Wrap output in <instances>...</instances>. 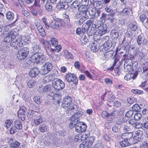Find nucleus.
Listing matches in <instances>:
<instances>
[{"label": "nucleus", "instance_id": "1", "mask_svg": "<svg viewBox=\"0 0 148 148\" xmlns=\"http://www.w3.org/2000/svg\"><path fill=\"white\" fill-rule=\"evenodd\" d=\"M18 30L17 29H12L10 33H6L7 36L4 39L5 42H10V45L14 47L15 49H17V47L23 46V42L22 41V37L18 34Z\"/></svg>", "mask_w": 148, "mask_h": 148}, {"label": "nucleus", "instance_id": "2", "mask_svg": "<svg viewBox=\"0 0 148 148\" xmlns=\"http://www.w3.org/2000/svg\"><path fill=\"white\" fill-rule=\"evenodd\" d=\"M47 60L46 56L40 53H34L30 57V60L32 62L39 64H42Z\"/></svg>", "mask_w": 148, "mask_h": 148}, {"label": "nucleus", "instance_id": "3", "mask_svg": "<svg viewBox=\"0 0 148 148\" xmlns=\"http://www.w3.org/2000/svg\"><path fill=\"white\" fill-rule=\"evenodd\" d=\"M83 114V112L79 111L71 117L70 119L71 122L69 124V126L70 128H73L76 124L80 122L79 117L82 115Z\"/></svg>", "mask_w": 148, "mask_h": 148}, {"label": "nucleus", "instance_id": "4", "mask_svg": "<svg viewBox=\"0 0 148 148\" xmlns=\"http://www.w3.org/2000/svg\"><path fill=\"white\" fill-rule=\"evenodd\" d=\"M49 26L52 29L60 30L63 27V21L60 19L52 20L49 23Z\"/></svg>", "mask_w": 148, "mask_h": 148}, {"label": "nucleus", "instance_id": "5", "mask_svg": "<svg viewBox=\"0 0 148 148\" xmlns=\"http://www.w3.org/2000/svg\"><path fill=\"white\" fill-rule=\"evenodd\" d=\"M52 86L56 90H60L64 87V84L61 80L55 79L52 81Z\"/></svg>", "mask_w": 148, "mask_h": 148}, {"label": "nucleus", "instance_id": "6", "mask_svg": "<svg viewBox=\"0 0 148 148\" xmlns=\"http://www.w3.org/2000/svg\"><path fill=\"white\" fill-rule=\"evenodd\" d=\"M29 51L26 47H23L18 51L17 56L19 60H23L25 59L27 56Z\"/></svg>", "mask_w": 148, "mask_h": 148}, {"label": "nucleus", "instance_id": "7", "mask_svg": "<svg viewBox=\"0 0 148 148\" xmlns=\"http://www.w3.org/2000/svg\"><path fill=\"white\" fill-rule=\"evenodd\" d=\"M52 65L51 63L47 62L42 66L41 70V73L42 75H45L48 73L52 69Z\"/></svg>", "mask_w": 148, "mask_h": 148}, {"label": "nucleus", "instance_id": "8", "mask_svg": "<svg viewBox=\"0 0 148 148\" xmlns=\"http://www.w3.org/2000/svg\"><path fill=\"white\" fill-rule=\"evenodd\" d=\"M39 40L43 47L45 48L47 54L48 55H51V53L49 51L51 47L49 42L47 40H44L43 38L40 39Z\"/></svg>", "mask_w": 148, "mask_h": 148}, {"label": "nucleus", "instance_id": "9", "mask_svg": "<svg viewBox=\"0 0 148 148\" xmlns=\"http://www.w3.org/2000/svg\"><path fill=\"white\" fill-rule=\"evenodd\" d=\"M74 127L75 128V131L79 133L84 132L86 129V125L82 122L76 124Z\"/></svg>", "mask_w": 148, "mask_h": 148}, {"label": "nucleus", "instance_id": "10", "mask_svg": "<svg viewBox=\"0 0 148 148\" xmlns=\"http://www.w3.org/2000/svg\"><path fill=\"white\" fill-rule=\"evenodd\" d=\"M72 101V97L69 96L66 97L64 99L62 106L64 108H67L71 105Z\"/></svg>", "mask_w": 148, "mask_h": 148}, {"label": "nucleus", "instance_id": "11", "mask_svg": "<svg viewBox=\"0 0 148 148\" xmlns=\"http://www.w3.org/2000/svg\"><path fill=\"white\" fill-rule=\"evenodd\" d=\"M67 81L68 82H73L75 84H77L78 79H77L76 76L73 74L69 73L67 74L65 77Z\"/></svg>", "mask_w": 148, "mask_h": 148}, {"label": "nucleus", "instance_id": "12", "mask_svg": "<svg viewBox=\"0 0 148 148\" xmlns=\"http://www.w3.org/2000/svg\"><path fill=\"white\" fill-rule=\"evenodd\" d=\"M143 71L141 75L142 78L145 79H148V62L143 63Z\"/></svg>", "mask_w": 148, "mask_h": 148}, {"label": "nucleus", "instance_id": "13", "mask_svg": "<svg viewBox=\"0 0 148 148\" xmlns=\"http://www.w3.org/2000/svg\"><path fill=\"white\" fill-rule=\"evenodd\" d=\"M66 110V112L68 113L69 115V114H73L76 113V111L78 109V106L75 104L70 105L69 106Z\"/></svg>", "mask_w": 148, "mask_h": 148}, {"label": "nucleus", "instance_id": "14", "mask_svg": "<svg viewBox=\"0 0 148 148\" xmlns=\"http://www.w3.org/2000/svg\"><path fill=\"white\" fill-rule=\"evenodd\" d=\"M107 27L106 25L103 24L100 25L98 27V34L100 36H102L107 32Z\"/></svg>", "mask_w": 148, "mask_h": 148}, {"label": "nucleus", "instance_id": "15", "mask_svg": "<svg viewBox=\"0 0 148 148\" xmlns=\"http://www.w3.org/2000/svg\"><path fill=\"white\" fill-rule=\"evenodd\" d=\"M128 123L129 124L132 125L133 127L137 129L140 128L143 126L142 123L139 122H136L135 120L132 119L128 121Z\"/></svg>", "mask_w": 148, "mask_h": 148}, {"label": "nucleus", "instance_id": "16", "mask_svg": "<svg viewBox=\"0 0 148 148\" xmlns=\"http://www.w3.org/2000/svg\"><path fill=\"white\" fill-rule=\"evenodd\" d=\"M143 135V132L141 130H138L136 131L135 133L133 139L134 141L137 143L138 141L139 140Z\"/></svg>", "mask_w": 148, "mask_h": 148}, {"label": "nucleus", "instance_id": "17", "mask_svg": "<svg viewBox=\"0 0 148 148\" xmlns=\"http://www.w3.org/2000/svg\"><path fill=\"white\" fill-rule=\"evenodd\" d=\"M94 140V138L93 137H90L87 138L84 142L88 148H89L91 146Z\"/></svg>", "mask_w": 148, "mask_h": 148}, {"label": "nucleus", "instance_id": "18", "mask_svg": "<svg viewBox=\"0 0 148 148\" xmlns=\"http://www.w3.org/2000/svg\"><path fill=\"white\" fill-rule=\"evenodd\" d=\"M39 71L38 69L37 68H34L32 69L29 73V76L34 77H36L39 73Z\"/></svg>", "mask_w": 148, "mask_h": 148}, {"label": "nucleus", "instance_id": "19", "mask_svg": "<svg viewBox=\"0 0 148 148\" xmlns=\"http://www.w3.org/2000/svg\"><path fill=\"white\" fill-rule=\"evenodd\" d=\"M99 49V46L97 44V41H94V42H92L91 44V50L93 52H95L97 51Z\"/></svg>", "mask_w": 148, "mask_h": 148}, {"label": "nucleus", "instance_id": "20", "mask_svg": "<svg viewBox=\"0 0 148 148\" xmlns=\"http://www.w3.org/2000/svg\"><path fill=\"white\" fill-rule=\"evenodd\" d=\"M138 74V73L136 72L134 74L128 73L125 76L124 78L126 80H129L132 78L134 79L136 78Z\"/></svg>", "mask_w": 148, "mask_h": 148}, {"label": "nucleus", "instance_id": "21", "mask_svg": "<svg viewBox=\"0 0 148 148\" xmlns=\"http://www.w3.org/2000/svg\"><path fill=\"white\" fill-rule=\"evenodd\" d=\"M36 116H37L34 119V121L36 125H38L42 122V120L41 116L39 114H36Z\"/></svg>", "mask_w": 148, "mask_h": 148}, {"label": "nucleus", "instance_id": "22", "mask_svg": "<svg viewBox=\"0 0 148 148\" xmlns=\"http://www.w3.org/2000/svg\"><path fill=\"white\" fill-rule=\"evenodd\" d=\"M48 95L51 97V99L52 100H53L59 96V95L56 93V91L51 90L48 94Z\"/></svg>", "mask_w": 148, "mask_h": 148}, {"label": "nucleus", "instance_id": "23", "mask_svg": "<svg viewBox=\"0 0 148 148\" xmlns=\"http://www.w3.org/2000/svg\"><path fill=\"white\" fill-rule=\"evenodd\" d=\"M89 37L88 35H85L83 34L80 38V40L82 44H86L88 41Z\"/></svg>", "mask_w": 148, "mask_h": 148}, {"label": "nucleus", "instance_id": "24", "mask_svg": "<svg viewBox=\"0 0 148 148\" xmlns=\"http://www.w3.org/2000/svg\"><path fill=\"white\" fill-rule=\"evenodd\" d=\"M64 53V56L66 59H72L73 57L72 54L67 50H64L63 51Z\"/></svg>", "mask_w": 148, "mask_h": 148}, {"label": "nucleus", "instance_id": "25", "mask_svg": "<svg viewBox=\"0 0 148 148\" xmlns=\"http://www.w3.org/2000/svg\"><path fill=\"white\" fill-rule=\"evenodd\" d=\"M37 29L40 35L44 37L45 35V33L44 29L41 25H39L37 27Z\"/></svg>", "mask_w": 148, "mask_h": 148}, {"label": "nucleus", "instance_id": "26", "mask_svg": "<svg viewBox=\"0 0 148 148\" xmlns=\"http://www.w3.org/2000/svg\"><path fill=\"white\" fill-rule=\"evenodd\" d=\"M25 112L24 111H22L21 110H19L18 112V117L20 118L23 121L25 120Z\"/></svg>", "mask_w": 148, "mask_h": 148}, {"label": "nucleus", "instance_id": "27", "mask_svg": "<svg viewBox=\"0 0 148 148\" xmlns=\"http://www.w3.org/2000/svg\"><path fill=\"white\" fill-rule=\"evenodd\" d=\"M119 144L122 147H126L130 145L131 144L127 140H123L119 142Z\"/></svg>", "mask_w": 148, "mask_h": 148}, {"label": "nucleus", "instance_id": "28", "mask_svg": "<svg viewBox=\"0 0 148 148\" xmlns=\"http://www.w3.org/2000/svg\"><path fill=\"white\" fill-rule=\"evenodd\" d=\"M14 126L17 129L21 130L22 128V124L20 121L16 120L14 122Z\"/></svg>", "mask_w": 148, "mask_h": 148}, {"label": "nucleus", "instance_id": "29", "mask_svg": "<svg viewBox=\"0 0 148 148\" xmlns=\"http://www.w3.org/2000/svg\"><path fill=\"white\" fill-rule=\"evenodd\" d=\"M6 18L9 21L12 20L14 16V14L11 12H8L6 14Z\"/></svg>", "mask_w": 148, "mask_h": 148}, {"label": "nucleus", "instance_id": "30", "mask_svg": "<svg viewBox=\"0 0 148 148\" xmlns=\"http://www.w3.org/2000/svg\"><path fill=\"white\" fill-rule=\"evenodd\" d=\"M54 47L55 48L54 49H52L51 50H50L49 51L50 53L53 52L54 50L56 52H58L61 49V46L60 45H57Z\"/></svg>", "mask_w": 148, "mask_h": 148}, {"label": "nucleus", "instance_id": "31", "mask_svg": "<svg viewBox=\"0 0 148 148\" xmlns=\"http://www.w3.org/2000/svg\"><path fill=\"white\" fill-rule=\"evenodd\" d=\"M33 99L34 102L38 104H40L42 102V99L39 96H35Z\"/></svg>", "mask_w": 148, "mask_h": 148}, {"label": "nucleus", "instance_id": "32", "mask_svg": "<svg viewBox=\"0 0 148 148\" xmlns=\"http://www.w3.org/2000/svg\"><path fill=\"white\" fill-rule=\"evenodd\" d=\"M32 48L34 51L35 52H36V53L38 52H39L41 49L40 45H39L37 44H34L32 47Z\"/></svg>", "mask_w": 148, "mask_h": 148}, {"label": "nucleus", "instance_id": "33", "mask_svg": "<svg viewBox=\"0 0 148 148\" xmlns=\"http://www.w3.org/2000/svg\"><path fill=\"white\" fill-rule=\"evenodd\" d=\"M31 40V38L30 36L28 35H25L24 38V40L22 41L23 42V46L25 44V42L29 43L30 42Z\"/></svg>", "mask_w": 148, "mask_h": 148}, {"label": "nucleus", "instance_id": "34", "mask_svg": "<svg viewBox=\"0 0 148 148\" xmlns=\"http://www.w3.org/2000/svg\"><path fill=\"white\" fill-rule=\"evenodd\" d=\"M104 145L100 141H98L91 148H103Z\"/></svg>", "mask_w": 148, "mask_h": 148}, {"label": "nucleus", "instance_id": "35", "mask_svg": "<svg viewBox=\"0 0 148 148\" xmlns=\"http://www.w3.org/2000/svg\"><path fill=\"white\" fill-rule=\"evenodd\" d=\"M114 52L112 50H110L106 52L104 54V56L106 58H110L113 55Z\"/></svg>", "mask_w": 148, "mask_h": 148}, {"label": "nucleus", "instance_id": "36", "mask_svg": "<svg viewBox=\"0 0 148 148\" xmlns=\"http://www.w3.org/2000/svg\"><path fill=\"white\" fill-rule=\"evenodd\" d=\"M13 121L12 120L7 119L6 120L4 124L5 127L8 129L12 123Z\"/></svg>", "mask_w": 148, "mask_h": 148}, {"label": "nucleus", "instance_id": "37", "mask_svg": "<svg viewBox=\"0 0 148 148\" xmlns=\"http://www.w3.org/2000/svg\"><path fill=\"white\" fill-rule=\"evenodd\" d=\"M39 129L40 131L42 132H46L47 130V127L45 124L40 125L39 126Z\"/></svg>", "mask_w": 148, "mask_h": 148}, {"label": "nucleus", "instance_id": "38", "mask_svg": "<svg viewBox=\"0 0 148 148\" xmlns=\"http://www.w3.org/2000/svg\"><path fill=\"white\" fill-rule=\"evenodd\" d=\"M20 143L17 141L12 142L10 144L11 147H12L15 148L18 147L20 146Z\"/></svg>", "mask_w": 148, "mask_h": 148}, {"label": "nucleus", "instance_id": "39", "mask_svg": "<svg viewBox=\"0 0 148 148\" xmlns=\"http://www.w3.org/2000/svg\"><path fill=\"white\" fill-rule=\"evenodd\" d=\"M132 110L135 112H139L141 110V108L137 104H135L132 108Z\"/></svg>", "mask_w": 148, "mask_h": 148}, {"label": "nucleus", "instance_id": "40", "mask_svg": "<svg viewBox=\"0 0 148 148\" xmlns=\"http://www.w3.org/2000/svg\"><path fill=\"white\" fill-rule=\"evenodd\" d=\"M133 114V112L132 110H130L127 112L126 113L125 116L123 118V120L125 119V120L126 119V117H127V118H130L132 116Z\"/></svg>", "mask_w": 148, "mask_h": 148}, {"label": "nucleus", "instance_id": "41", "mask_svg": "<svg viewBox=\"0 0 148 148\" xmlns=\"http://www.w3.org/2000/svg\"><path fill=\"white\" fill-rule=\"evenodd\" d=\"M107 118V121L109 123H112L113 121V119L114 118L113 113H111L109 114V115Z\"/></svg>", "mask_w": 148, "mask_h": 148}, {"label": "nucleus", "instance_id": "42", "mask_svg": "<svg viewBox=\"0 0 148 148\" xmlns=\"http://www.w3.org/2000/svg\"><path fill=\"white\" fill-rule=\"evenodd\" d=\"M47 18L46 16H44L42 18V21L46 27L47 29H49V24H48V23L47 22Z\"/></svg>", "mask_w": 148, "mask_h": 148}, {"label": "nucleus", "instance_id": "43", "mask_svg": "<svg viewBox=\"0 0 148 148\" xmlns=\"http://www.w3.org/2000/svg\"><path fill=\"white\" fill-rule=\"evenodd\" d=\"M51 43L52 45L53 46H55L58 44L57 39L55 38H52L51 40Z\"/></svg>", "mask_w": 148, "mask_h": 148}, {"label": "nucleus", "instance_id": "44", "mask_svg": "<svg viewBox=\"0 0 148 148\" xmlns=\"http://www.w3.org/2000/svg\"><path fill=\"white\" fill-rule=\"evenodd\" d=\"M130 7H126L122 10V12L123 13H126L127 15H129L130 14Z\"/></svg>", "mask_w": 148, "mask_h": 148}, {"label": "nucleus", "instance_id": "45", "mask_svg": "<svg viewBox=\"0 0 148 148\" xmlns=\"http://www.w3.org/2000/svg\"><path fill=\"white\" fill-rule=\"evenodd\" d=\"M51 53V56L53 58V59L55 60V61H58L60 59V56L59 55H53V53H51ZM50 56V55H49Z\"/></svg>", "mask_w": 148, "mask_h": 148}, {"label": "nucleus", "instance_id": "46", "mask_svg": "<svg viewBox=\"0 0 148 148\" xmlns=\"http://www.w3.org/2000/svg\"><path fill=\"white\" fill-rule=\"evenodd\" d=\"M51 76H47L45 77L43 79V82L44 83H48L51 81Z\"/></svg>", "mask_w": 148, "mask_h": 148}, {"label": "nucleus", "instance_id": "47", "mask_svg": "<svg viewBox=\"0 0 148 148\" xmlns=\"http://www.w3.org/2000/svg\"><path fill=\"white\" fill-rule=\"evenodd\" d=\"M142 117V115L139 113H136L134 116V119L135 120L139 121Z\"/></svg>", "mask_w": 148, "mask_h": 148}, {"label": "nucleus", "instance_id": "48", "mask_svg": "<svg viewBox=\"0 0 148 148\" xmlns=\"http://www.w3.org/2000/svg\"><path fill=\"white\" fill-rule=\"evenodd\" d=\"M27 114L29 115H36V114H38V113L32 110L29 109L27 111Z\"/></svg>", "mask_w": 148, "mask_h": 148}, {"label": "nucleus", "instance_id": "49", "mask_svg": "<svg viewBox=\"0 0 148 148\" xmlns=\"http://www.w3.org/2000/svg\"><path fill=\"white\" fill-rule=\"evenodd\" d=\"M65 3L63 2L60 1V3L58 5V8L59 9H62L64 8L65 5Z\"/></svg>", "mask_w": 148, "mask_h": 148}, {"label": "nucleus", "instance_id": "50", "mask_svg": "<svg viewBox=\"0 0 148 148\" xmlns=\"http://www.w3.org/2000/svg\"><path fill=\"white\" fill-rule=\"evenodd\" d=\"M104 46H106L108 49L110 48L112 45V43L110 41H106L105 43H104Z\"/></svg>", "mask_w": 148, "mask_h": 148}, {"label": "nucleus", "instance_id": "51", "mask_svg": "<svg viewBox=\"0 0 148 148\" xmlns=\"http://www.w3.org/2000/svg\"><path fill=\"white\" fill-rule=\"evenodd\" d=\"M37 91L40 94L44 93V86L42 85L39 86L37 89Z\"/></svg>", "mask_w": 148, "mask_h": 148}, {"label": "nucleus", "instance_id": "52", "mask_svg": "<svg viewBox=\"0 0 148 148\" xmlns=\"http://www.w3.org/2000/svg\"><path fill=\"white\" fill-rule=\"evenodd\" d=\"M138 55L141 59L144 58L146 56V54L142 50H139L138 52Z\"/></svg>", "mask_w": 148, "mask_h": 148}, {"label": "nucleus", "instance_id": "53", "mask_svg": "<svg viewBox=\"0 0 148 148\" xmlns=\"http://www.w3.org/2000/svg\"><path fill=\"white\" fill-rule=\"evenodd\" d=\"M111 35L114 38H117L119 36L118 33L114 30H112Z\"/></svg>", "mask_w": 148, "mask_h": 148}, {"label": "nucleus", "instance_id": "54", "mask_svg": "<svg viewBox=\"0 0 148 148\" xmlns=\"http://www.w3.org/2000/svg\"><path fill=\"white\" fill-rule=\"evenodd\" d=\"M35 84V82L33 80H30L27 83V86L30 88H32Z\"/></svg>", "mask_w": 148, "mask_h": 148}, {"label": "nucleus", "instance_id": "55", "mask_svg": "<svg viewBox=\"0 0 148 148\" xmlns=\"http://www.w3.org/2000/svg\"><path fill=\"white\" fill-rule=\"evenodd\" d=\"M144 38H143L140 36H139L137 39V42L139 45H140L143 43Z\"/></svg>", "mask_w": 148, "mask_h": 148}, {"label": "nucleus", "instance_id": "56", "mask_svg": "<svg viewBox=\"0 0 148 148\" xmlns=\"http://www.w3.org/2000/svg\"><path fill=\"white\" fill-rule=\"evenodd\" d=\"M140 148H148V142L147 141H144L141 145Z\"/></svg>", "mask_w": 148, "mask_h": 148}, {"label": "nucleus", "instance_id": "57", "mask_svg": "<svg viewBox=\"0 0 148 148\" xmlns=\"http://www.w3.org/2000/svg\"><path fill=\"white\" fill-rule=\"evenodd\" d=\"M80 134H76L75 136L74 141L75 142H81V140L79 136Z\"/></svg>", "mask_w": 148, "mask_h": 148}, {"label": "nucleus", "instance_id": "58", "mask_svg": "<svg viewBox=\"0 0 148 148\" xmlns=\"http://www.w3.org/2000/svg\"><path fill=\"white\" fill-rule=\"evenodd\" d=\"M122 126H124L123 130L124 131V132H126L127 131H130V127L128 126L127 124L126 125L124 124L123 125H122Z\"/></svg>", "mask_w": 148, "mask_h": 148}, {"label": "nucleus", "instance_id": "59", "mask_svg": "<svg viewBox=\"0 0 148 148\" xmlns=\"http://www.w3.org/2000/svg\"><path fill=\"white\" fill-rule=\"evenodd\" d=\"M109 114L107 111H103L102 113V116L103 118H106L107 117Z\"/></svg>", "mask_w": 148, "mask_h": 148}, {"label": "nucleus", "instance_id": "60", "mask_svg": "<svg viewBox=\"0 0 148 148\" xmlns=\"http://www.w3.org/2000/svg\"><path fill=\"white\" fill-rule=\"evenodd\" d=\"M44 87V93L47 92L50 90V86L49 85H47Z\"/></svg>", "mask_w": 148, "mask_h": 148}, {"label": "nucleus", "instance_id": "61", "mask_svg": "<svg viewBox=\"0 0 148 148\" xmlns=\"http://www.w3.org/2000/svg\"><path fill=\"white\" fill-rule=\"evenodd\" d=\"M44 87V93L47 92L50 90V86L49 85H47Z\"/></svg>", "mask_w": 148, "mask_h": 148}, {"label": "nucleus", "instance_id": "62", "mask_svg": "<svg viewBox=\"0 0 148 148\" xmlns=\"http://www.w3.org/2000/svg\"><path fill=\"white\" fill-rule=\"evenodd\" d=\"M108 49V48L104 46V44L101 45L100 48V50L101 51L104 52Z\"/></svg>", "mask_w": 148, "mask_h": 148}, {"label": "nucleus", "instance_id": "63", "mask_svg": "<svg viewBox=\"0 0 148 148\" xmlns=\"http://www.w3.org/2000/svg\"><path fill=\"white\" fill-rule=\"evenodd\" d=\"M22 13L25 16L28 17L29 14V12L26 10H22L21 11Z\"/></svg>", "mask_w": 148, "mask_h": 148}, {"label": "nucleus", "instance_id": "64", "mask_svg": "<svg viewBox=\"0 0 148 148\" xmlns=\"http://www.w3.org/2000/svg\"><path fill=\"white\" fill-rule=\"evenodd\" d=\"M147 18V16L144 14H142L140 16V20L142 22H143Z\"/></svg>", "mask_w": 148, "mask_h": 148}]
</instances>
